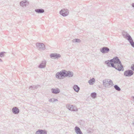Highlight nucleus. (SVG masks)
<instances>
[{
	"instance_id": "ddd939ff",
	"label": "nucleus",
	"mask_w": 134,
	"mask_h": 134,
	"mask_svg": "<svg viewBox=\"0 0 134 134\" xmlns=\"http://www.w3.org/2000/svg\"><path fill=\"white\" fill-rule=\"evenodd\" d=\"M47 63L46 60H44L42 61L41 64L38 66V67L40 68H45Z\"/></svg>"
},
{
	"instance_id": "5701e85b",
	"label": "nucleus",
	"mask_w": 134,
	"mask_h": 134,
	"mask_svg": "<svg viewBox=\"0 0 134 134\" xmlns=\"http://www.w3.org/2000/svg\"><path fill=\"white\" fill-rule=\"evenodd\" d=\"M39 86L38 85H33L32 86H30L29 89H31V87H32V90H34L35 89H36Z\"/></svg>"
},
{
	"instance_id": "b1692460",
	"label": "nucleus",
	"mask_w": 134,
	"mask_h": 134,
	"mask_svg": "<svg viewBox=\"0 0 134 134\" xmlns=\"http://www.w3.org/2000/svg\"><path fill=\"white\" fill-rule=\"evenodd\" d=\"M91 96L92 98H95L96 97V93L94 92H93L91 93Z\"/></svg>"
},
{
	"instance_id": "dca6fc26",
	"label": "nucleus",
	"mask_w": 134,
	"mask_h": 134,
	"mask_svg": "<svg viewBox=\"0 0 134 134\" xmlns=\"http://www.w3.org/2000/svg\"><path fill=\"white\" fill-rule=\"evenodd\" d=\"M106 64L109 67H114V64L112 63L111 59L110 60L106 61L105 62Z\"/></svg>"
},
{
	"instance_id": "412c9836",
	"label": "nucleus",
	"mask_w": 134,
	"mask_h": 134,
	"mask_svg": "<svg viewBox=\"0 0 134 134\" xmlns=\"http://www.w3.org/2000/svg\"><path fill=\"white\" fill-rule=\"evenodd\" d=\"M95 79L94 78H93L88 81V82L90 85H93L94 83L95 82Z\"/></svg>"
},
{
	"instance_id": "4468645a",
	"label": "nucleus",
	"mask_w": 134,
	"mask_h": 134,
	"mask_svg": "<svg viewBox=\"0 0 134 134\" xmlns=\"http://www.w3.org/2000/svg\"><path fill=\"white\" fill-rule=\"evenodd\" d=\"M29 4V2L26 0L22 1L20 2V5L23 7H26Z\"/></svg>"
},
{
	"instance_id": "a878e982",
	"label": "nucleus",
	"mask_w": 134,
	"mask_h": 134,
	"mask_svg": "<svg viewBox=\"0 0 134 134\" xmlns=\"http://www.w3.org/2000/svg\"><path fill=\"white\" fill-rule=\"evenodd\" d=\"M72 41L73 42L79 43L81 42V40L79 39H74L72 40Z\"/></svg>"
},
{
	"instance_id": "f257e3e1",
	"label": "nucleus",
	"mask_w": 134,
	"mask_h": 134,
	"mask_svg": "<svg viewBox=\"0 0 134 134\" xmlns=\"http://www.w3.org/2000/svg\"><path fill=\"white\" fill-rule=\"evenodd\" d=\"M122 34L124 37L128 40L131 46L134 47V42L131 36L125 32L123 31Z\"/></svg>"
},
{
	"instance_id": "393cba45",
	"label": "nucleus",
	"mask_w": 134,
	"mask_h": 134,
	"mask_svg": "<svg viewBox=\"0 0 134 134\" xmlns=\"http://www.w3.org/2000/svg\"><path fill=\"white\" fill-rule=\"evenodd\" d=\"M114 87L115 89L118 91H120L121 90V89L119 86L117 85H115L114 86Z\"/></svg>"
},
{
	"instance_id": "4be33fe9",
	"label": "nucleus",
	"mask_w": 134,
	"mask_h": 134,
	"mask_svg": "<svg viewBox=\"0 0 134 134\" xmlns=\"http://www.w3.org/2000/svg\"><path fill=\"white\" fill-rule=\"evenodd\" d=\"M73 88L75 91L76 92H78L80 90V88L76 85H75L74 86Z\"/></svg>"
},
{
	"instance_id": "f704fd0d",
	"label": "nucleus",
	"mask_w": 134,
	"mask_h": 134,
	"mask_svg": "<svg viewBox=\"0 0 134 134\" xmlns=\"http://www.w3.org/2000/svg\"><path fill=\"white\" fill-rule=\"evenodd\" d=\"M30 89H31V90H32V87H31V88Z\"/></svg>"
},
{
	"instance_id": "f3484780",
	"label": "nucleus",
	"mask_w": 134,
	"mask_h": 134,
	"mask_svg": "<svg viewBox=\"0 0 134 134\" xmlns=\"http://www.w3.org/2000/svg\"><path fill=\"white\" fill-rule=\"evenodd\" d=\"M52 92L55 94H57L60 92V90L58 88H52L51 89Z\"/></svg>"
},
{
	"instance_id": "aec40b11",
	"label": "nucleus",
	"mask_w": 134,
	"mask_h": 134,
	"mask_svg": "<svg viewBox=\"0 0 134 134\" xmlns=\"http://www.w3.org/2000/svg\"><path fill=\"white\" fill-rule=\"evenodd\" d=\"M35 12L38 14H41L44 13V10L42 9H37L35 10Z\"/></svg>"
},
{
	"instance_id": "473e14b6",
	"label": "nucleus",
	"mask_w": 134,
	"mask_h": 134,
	"mask_svg": "<svg viewBox=\"0 0 134 134\" xmlns=\"http://www.w3.org/2000/svg\"><path fill=\"white\" fill-rule=\"evenodd\" d=\"M2 60L0 58V62H2Z\"/></svg>"
},
{
	"instance_id": "bb28decb",
	"label": "nucleus",
	"mask_w": 134,
	"mask_h": 134,
	"mask_svg": "<svg viewBox=\"0 0 134 134\" xmlns=\"http://www.w3.org/2000/svg\"><path fill=\"white\" fill-rule=\"evenodd\" d=\"M6 53L4 52H3L0 53V57H3L4 55V53Z\"/></svg>"
},
{
	"instance_id": "7ed1b4c3",
	"label": "nucleus",
	"mask_w": 134,
	"mask_h": 134,
	"mask_svg": "<svg viewBox=\"0 0 134 134\" xmlns=\"http://www.w3.org/2000/svg\"><path fill=\"white\" fill-rule=\"evenodd\" d=\"M65 76V70H63L60 72H57L55 74V77L57 79H63Z\"/></svg>"
},
{
	"instance_id": "cd10ccee",
	"label": "nucleus",
	"mask_w": 134,
	"mask_h": 134,
	"mask_svg": "<svg viewBox=\"0 0 134 134\" xmlns=\"http://www.w3.org/2000/svg\"><path fill=\"white\" fill-rule=\"evenodd\" d=\"M131 68L133 71H134V64H132L131 67Z\"/></svg>"
},
{
	"instance_id": "20e7f679",
	"label": "nucleus",
	"mask_w": 134,
	"mask_h": 134,
	"mask_svg": "<svg viewBox=\"0 0 134 134\" xmlns=\"http://www.w3.org/2000/svg\"><path fill=\"white\" fill-rule=\"evenodd\" d=\"M114 67H113L118 70L119 71H123L124 70V68L123 65L122 64L121 62V63H119L116 64H114Z\"/></svg>"
},
{
	"instance_id": "2f4dec72",
	"label": "nucleus",
	"mask_w": 134,
	"mask_h": 134,
	"mask_svg": "<svg viewBox=\"0 0 134 134\" xmlns=\"http://www.w3.org/2000/svg\"><path fill=\"white\" fill-rule=\"evenodd\" d=\"M132 99H133V101H134V96H132Z\"/></svg>"
},
{
	"instance_id": "6e6552de",
	"label": "nucleus",
	"mask_w": 134,
	"mask_h": 134,
	"mask_svg": "<svg viewBox=\"0 0 134 134\" xmlns=\"http://www.w3.org/2000/svg\"><path fill=\"white\" fill-rule=\"evenodd\" d=\"M66 107L69 110L71 111H75L78 110L76 107L72 105L68 104L66 105Z\"/></svg>"
},
{
	"instance_id": "a211bd4d",
	"label": "nucleus",
	"mask_w": 134,
	"mask_h": 134,
	"mask_svg": "<svg viewBox=\"0 0 134 134\" xmlns=\"http://www.w3.org/2000/svg\"><path fill=\"white\" fill-rule=\"evenodd\" d=\"M12 111L14 114H18L19 113L20 111L17 107H14L13 108Z\"/></svg>"
},
{
	"instance_id": "39448f33",
	"label": "nucleus",
	"mask_w": 134,
	"mask_h": 134,
	"mask_svg": "<svg viewBox=\"0 0 134 134\" xmlns=\"http://www.w3.org/2000/svg\"><path fill=\"white\" fill-rule=\"evenodd\" d=\"M134 74L133 71L132 70L128 69L125 71L124 72V75L125 77H130Z\"/></svg>"
},
{
	"instance_id": "2eb2a0df",
	"label": "nucleus",
	"mask_w": 134,
	"mask_h": 134,
	"mask_svg": "<svg viewBox=\"0 0 134 134\" xmlns=\"http://www.w3.org/2000/svg\"><path fill=\"white\" fill-rule=\"evenodd\" d=\"M35 134H47V131L45 130L38 129L36 132Z\"/></svg>"
},
{
	"instance_id": "c85d7f7f",
	"label": "nucleus",
	"mask_w": 134,
	"mask_h": 134,
	"mask_svg": "<svg viewBox=\"0 0 134 134\" xmlns=\"http://www.w3.org/2000/svg\"><path fill=\"white\" fill-rule=\"evenodd\" d=\"M54 98L50 99H49V102H54Z\"/></svg>"
},
{
	"instance_id": "9d476101",
	"label": "nucleus",
	"mask_w": 134,
	"mask_h": 134,
	"mask_svg": "<svg viewBox=\"0 0 134 134\" xmlns=\"http://www.w3.org/2000/svg\"><path fill=\"white\" fill-rule=\"evenodd\" d=\"M73 73L72 72L70 71H66L65 70V77H72L73 75Z\"/></svg>"
},
{
	"instance_id": "0eeeda50",
	"label": "nucleus",
	"mask_w": 134,
	"mask_h": 134,
	"mask_svg": "<svg viewBox=\"0 0 134 134\" xmlns=\"http://www.w3.org/2000/svg\"><path fill=\"white\" fill-rule=\"evenodd\" d=\"M60 15L63 16H67L69 14V11L67 9H62L59 12Z\"/></svg>"
},
{
	"instance_id": "6ab92c4d",
	"label": "nucleus",
	"mask_w": 134,
	"mask_h": 134,
	"mask_svg": "<svg viewBox=\"0 0 134 134\" xmlns=\"http://www.w3.org/2000/svg\"><path fill=\"white\" fill-rule=\"evenodd\" d=\"M75 130L77 134H83L80 128L76 126L75 127Z\"/></svg>"
},
{
	"instance_id": "7c9ffc66",
	"label": "nucleus",
	"mask_w": 134,
	"mask_h": 134,
	"mask_svg": "<svg viewBox=\"0 0 134 134\" xmlns=\"http://www.w3.org/2000/svg\"><path fill=\"white\" fill-rule=\"evenodd\" d=\"M132 6L134 8V3H132Z\"/></svg>"
},
{
	"instance_id": "f8f14e48",
	"label": "nucleus",
	"mask_w": 134,
	"mask_h": 134,
	"mask_svg": "<svg viewBox=\"0 0 134 134\" xmlns=\"http://www.w3.org/2000/svg\"><path fill=\"white\" fill-rule=\"evenodd\" d=\"M50 56L51 58L55 59H58L61 57L60 54L56 53L51 54Z\"/></svg>"
},
{
	"instance_id": "c756f323",
	"label": "nucleus",
	"mask_w": 134,
	"mask_h": 134,
	"mask_svg": "<svg viewBox=\"0 0 134 134\" xmlns=\"http://www.w3.org/2000/svg\"><path fill=\"white\" fill-rule=\"evenodd\" d=\"M54 102L56 101H57L58 100L57 99L54 98Z\"/></svg>"
},
{
	"instance_id": "423d86ee",
	"label": "nucleus",
	"mask_w": 134,
	"mask_h": 134,
	"mask_svg": "<svg viewBox=\"0 0 134 134\" xmlns=\"http://www.w3.org/2000/svg\"><path fill=\"white\" fill-rule=\"evenodd\" d=\"M36 46L37 48L39 50H44L45 49V46L43 43H37Z\"/></svg>"
},
{
	"instance_id": "9b49d317",
	"label": "nucleus",
	"mask_w": 134,
	"mask_h": 134,
	"mask_svg": "<svg viewBox=\"0 0 134 134\" xmlns=\"http://www.w3.org/2000/svg\"><path fill=\"white\" fill-rule=\"evenodd\" d=\"M111 60L114 64H116L119 63H121V61L117 57L113 58L112 59H111Z\"/></svg>"
},
{
	"instance_id": "72a5a7b5",
	"label": "nucleus",
	"mask_w": 134,
	"mask_h": 134,
	"mask_svg": "<svg viewBox=\"0 0 134 134\" xmlns=\"http://www.w3.org/2000/svg\"><path fill=\"white\" fill-rule=\"evenodd\" d=\"M133 124L134 125V120H133Z\"/></svg>"
},
{
	"instance_id": "f03ea898",
	"label": "nucleus",
	"mask_w": 134,
	"mask_h": 134,
	"mask_svg": "<svg viewBox=\"0 0 134 134\" xmlns=\"http://www.w3.org/2000/svg\"><path fill=\"white\" fill-rule=\"evenodd\" d=\"M103 85L104 87L107 88L110 87L114 85L112 81L109 79L103 80Z\"/></svg>"
},
{
	"instance_id": "1a4fd4ad",
	"label": "nucleus",
	"mask_w": 134,
	"mask_h": 134,
	"mask_svg": "<svg viewBox=\"0 0 134 134\" xmlns=\"http://www.w3.org/2000/svg\"><path fill=\"white\" fill-rule=\"evenodd\" d=\"M109 51V49L107 47H104L100 49V52L103 54L108 53Z\"/></svg>"
}]
</instances>
